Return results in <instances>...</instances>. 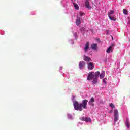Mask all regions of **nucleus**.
<instances>
[{
  "label": "nucleus",
  "mask_w": 130,
  "mask_h": 130,
  "mask_svg": "<svg viewBox=\"0 0 130 130\" xmlns=\"http://www.w3.org/2000/svg\"><path fill=\"white\" fill-rule=\"evenodd\" d=\"M72 101L73 102V106L75 110H78L79 111H82L83 108L84 109H87V105L88 103L87 100H83L82 103L79 104V102L76 101L75 98H72Z\"/></svg>",
  "instance_id": "1"
},
{
  "label": "nucleus",
  "mask_w": 130,
  "mask_h": 130,
  "mask_svg": "<svg viewBox=\"0 0 130 130\" xmlns=\"http://www.w3.org/2000/svg\"><path fill=\"white\" fill-rule=\"evenodd\" d=\"M100 75V72L97 71L95 73L90 72L88 73V75L87 77V81H92L95 78H98Z\"/></svg>",
  "instance_id": "2"
},
{
  "label": "nucleus",
  "mask_w": 130,
  "mask_h": 130,
  "mask_svg": "<svg viewBox=\"0 0 130 130\" xmlns=\"http://www.w3.org/2000/svg\"><path fill=\"white\" fill-rule=\"evenodd\" d=\"M114 125L116 124V122L119 120V115H118V110L117 109H115L114 110Z\"/></svg>",
  "instance_id": "3"
},
{
  "label": "nucleus",
  "mask_w": 130,
  "mask_h": 130,
  "mask_svg": "<svg viewBox=\"0 0 130 130\" xmlns=\"http://www.w3.org/2000/svg\"><path fill=\"white\" fill-rule=\"evenodd\" d=\"M125 125L126 127V129L130 130V120L129 118L126 117L125 120Z\"/></svg>",
  "instance_id": "4"
},
{
  "label": "nucleus",
  "mask_w": 130,
  "mask_h": 130,
  "mask_svg": "<svg viewBox=\"0 0 130 130\" xmlns=\"http://www.w3.org/2000/svg\"><path fill=\"white\" fill-rule=\"evenodd\" d=\"M86 67V62L84 61H80L79 63V68L80 70H84Z\"/></svg>",
  "instance_id": "5"
},
{
  "label": "nucleus",
  "mask_w": 130,
  "mask_h": 130,
  "mask_svg": "<svg viewBox=\"0 0 130 130\" xmlns=\"http://www.w3.org/2000/svg\"><path fill=\"white\" fill-rule=\"evenodd\" d=\"M81 120H82V121H86V122H92V119H91V118L90 117H82L80 118Z\"/></svg>",
  "instance_id": "6"
},
{
  "label": "nucleus",
  "mask_w": 130,
  "mask_h": 130,
  "mask_svg": "<svg viewBox=\"0 0 130 130\" xmlns=\"http://www.w3.org/2000/svg\"><path fill=\"white\" fill-rule=\"evenodd\" d=\"M94 102H95V99L91 97L90 100L88 102V104L90 106H94Z\"/></svg>",
  "instance_id": "7"
},
{
  "label": "nucleus",
  "mask_w": 130,
  "mask_h": 130,
  "mask_svg": "<svg viewBox=\"0 0 130 130\" xmlns=\"http://www.w3.org/2000/svg\"><path fill=\"white\" fill-rule=\"evenodd\" d=\"M67 116L68 119H69V120H74V116H73V115L71 114L67 113Z\"/></svg>",
  "instance_id": "8"
},
{
  "label": "nucleus",
  "mask_w": 130,
  "mask_h": 130,
  "mask_svg": "<svg viewBox=\"0 0 130 130\" xmlns=\"http://www.w3.org/2000/svg\"><path fill=\"white\" fill-rule=\"evenodd\" d=\"M85 6L87 8V9H88L89 10H91V9H92V7L90 6V3H89V1L88 0L86 1Z\"/></svg>",
  "instance_id": "9"
},
{
  "label": "nucleus",
  "mask_w": 130,
  "mask_h": 130,
  "mask_svg": "<svg viewBox=\"0 0 130 130\" xmlns=\"http://www.w3.org/2000/svg\"><path fill=\"white\" fill-rule=\"evenodd\" d=\"M89 42H87L85 44V47L84 48V52H88V50H89Z\"/></svg>",
  "instance_id": "10"
},
{
  "label": "nucleus",
  "mask_w": 130,
  "mask_h": 130,
  "mask_svg": "<svg viewBox=\"0 0 130 130\" xmlns=\"http://www.w3.org/2000/svg\"><path fill=\"white\" fill-rule=\"evenodd\" d=\"M83 59L85 61H87V62L92 61V60H91V58H90L86 55L84 56Z\"/></svg>",
  "instance_id": "11"
},
{
  "label": "nucleus",
  "mask_w": 130,
  "mask_h": 130,
  "mask_svg": "<svg viewBox=\"0 0 130 130\" xmlns=\"http://www.w3.org/2000/svg\"><path fill=\"white\" fill-rule=\"evenodd\" d=\"M98 47V45L97 44H92L91 45V48L93 50H97V48Z\"/></svg>",
  "instance_id": "12"
},
{
  "label": "nucleus",
  "mask_w": 130,
  "mask_h": 130,
  "mask_svg": "<svg viewBox=\"0 0 130 130\" xmlns=\"http://www.w3.org/2000/svg\"><path fill=\"white\" fill-rule=\"evenodd\" d=\"M88 70H93L94 69V64H92V63H89L88 64Z\"/></svg>",
  "instance_id": "13"
},
{
  "label": "nucleus",
  "mask_w": 130,
  "mask_h": 130,
  "mask_svg": "<svg viewBox=\"0 0 130 130\" xmlns=\"http://www.w3.org/2000/svg\"><path fill=\"white\" fill-rule=\"evenodd\" d=\"M100 75V79H103L104 77H105V71H102Z\"/></svg>",
  "instance_id": "14"
},
{
  "label": "nucleus",
  "mask_w": 130,
  "mask_h": 130,
  "mask_svg": "<svg viewBox=\"0 0 130 130\" xmlns=\"http://www.w3.org/2000/svg\"><path fill=\"white\" fill-rule=\"evenodd\" d=\"M76 24L77 25V26H79L80 25V24H81V19H80V18L78 17L76 19Z\"/></svg>",
  "instance_id": "15"
},
{
  "label": "nucleus",
  "mask_w": 130,
  "mask_h": 130,
  "mask_svg": "<svg viewBox=\"0 0 130 130\" xmlns=\"http://www.w3.org/2000/svg\"><path fill=\"white\" fill-rule=\"evenodd\" d=\"M107 53H110L112 52V47H109L106 50Z\"/></svg>",
  "instance_id": "16"
},
{
  "label": "nucleus",
  "mask_w": 130,
  "mask_h": 130,
  "mask_svg": "<svg viewBox=\"0 0 130 130\" xmlns=\"http://www.w3.org/2000/svg\"><path fill=\"white\" fill-rule=\"evenodd\" d=\"M114 14V11L113 10H110L109 12L108 13V16H112Z\"/></svg>",
  "instance_id": "17"
},
{
  "label": "nucleus",
  "mask_w": 130,
  "mask_h": 130,
  "mask_svg": "<svg viewBox=\"0 0 130 130\" xmlns=\"http://www.w3.org/2000/svg\"><path fill=\"white\" fill-rule=\"evenodd\" d=\"M93 81H92V83L95 84H96L98 81V77L94 78V79H93Z\"/></svg>",
  "instance_id": "18"
},
{
  "label": "nucleus",
  "mask_w": 130,
  "mask_h": 130,
  "mask_svg": "<svg viewBox=\"0 0 130 130\" xmlns=\"http://www.w3.org/2000/svg\"><path fill=\"white\" fill-rule=\"evenodd\" d=\"M74 7L75 10H79V5H78L77 4L74 3Z\"/></svg>",
  "instance_id": "19"
},
{
  "label": "nucleus",
  "mask_w": 130,
  "mask_h": 130,
  "mask_svg": "<svg viewBox=\"0 0 130 130\" xmlns=\"http://www.w3.org/2000/svg\"><path fill=\"white\" fill-rule=\"evenodd\" d=\"M123 13L124 15H128V11L126 9H123Z\"/></svg>",
  "instance_id": "20"
},
{
  "label": "nucleus",
  "mask_w": 130,
  "mask_h": 130,
  "mask_svg": "<svg viewBox=\"0 0 130 130\" xmlns=\"http://www.w3.org/2000/svg\"><path fill=\"white\" fill-rule=\"evenodd\" d=\"M108 17L110 20H111L112 21H116V19L113 18V17H112V15L108 16Z\"/></svg>",
  "instance_id": "21"
},
{
  "label": "nucleus",
  "mask_w": 130,
  "mask_h": 130,
  "mask_svg": "<svg viewBox=\"0 0 130 130\" xmlns=\"http://www.w3.org/2000/svg\"><path fill=\"white\" fill-rule=\"evenodd\" d=\"M68 41H69V43H70V44H72V45H74V40L69 39Z\"/></svg>",
  "instance_id": "22"
},
{
  "label": "nucleus",
  "mask_w": 130,
  "mask_h": 130,
  "mask_svg": "<svg viewBox=\"0 0 130 130\" xmlns=\"http://www.w3.org/2000/svg\"><path fill=\"white\" fill-rule=\"evenodd\" d=\"M106 81H107V79L104 78L103 79V83H104V85H106Z\"/></svg>",
  "instance_id": "23"
},
{
  "label": "nucleus",
  "mask_w": 130,
  "mask_h": 130,
  "mask_svg": "<svg viewBox=\"0 0 130 130\" xmlns=\"http://www.w3.org/2000/svg\"><path fill=\"white\" fill-rule=\"evenodd\" d=\"M62 67L60 66L59 69V71L60 72V73H61V74H62Z\"/></svg>",
  "instance_id": "24"
},
{
  "label": "nucleus",
  "mask_w": 130,
  "mask_h": 130,
  "mask_svg": "<svg viewBox=\"0 0 130 130\" xmlns=\"http://www.w3.org/2000/svg\"><path fill=\"white\" fill-rule=\"evenodd\" d=\"M110 107H111V108H114V105L112 103L110 104Z\"/></svg>",
  "instance_id": "25"
},
{
  "label": "nucleus",
  "mask_w": 130,
  "mask_h": 130,
  "mask_svg": "<svg viewBox=\"0 0 130 130\" xmlns=\"http://www.w3.org/2000/svg\"><path fill=\"white\" fill-rule=\"evenodd\" d=\"M30 15H31V16H34V15H36L35 11H32V12L30 13Z\"/></svg>",
  "instance_id": "26"
},
{
  "label": "nucleus",
  "mask_w": 130,
  "mask_h": 130,
  "mask_svg": "<svg viewBox=\"0 0 130 130\" xmlns=\"http://www.w3.org/2000/svg\"><path fill=\"white\" fill-rule=\"evenodd\" d=\"M80 17H83V16H84V12H80Z\"/></svg>",
  "instance_id": "27"
},
{
  "label": "nucleus",
  "mask_w": 130,
  "mask_h": 130,
  "mask_svg": "<svg viewBox=\"0 0 130 130\" xmlns=\"http://www.w3.org/2000/svg\"><path fill=\"white\" fill-rule=\"evenodd\" d=\"M74 35V37H75V39H77L78 35H77V33L75 32Z\"/></svg>",
  "instance_id": "28"
},
{
  "label": "nucleus",
  "mask_w": 130,
  "mask_h": 130,
  "mask_svg": "<svg viewBox=\"0 0 130 130\" xmlns=\"http://www.w3.org/2000/svg\"><path fill=\"white\" fill-rule=\"evenodd\" d=\"M0 34H1V35H4L5 34V32L1 30Z\"/></svg>",
  "instance_id": "29"
},
{
  "label": "nucleus",
  "mask_w": 130,
  "mask_h": 130,
  "mask_svg": "<svg viewBox=\"0 0 130 130\" xmlns=\"http://www.w3.org/2000/svg\"><path fill=\"white\" fill-rule=\"evenodd\" d=\"M78 123H79V124H83V123H81L80 122Z\"/></svg>",
  "instance_id": "30"
},
{
  "label": "nucleus",
  "mask_w": 130,
  "mask_h": 130,
  "mask_svg": "<svg viewBox=\"0 0 130 130\" xmlns=\"http://www.w3.org/2000/svg\"><path fill=\"white\" fill-rule=\"evenodd\" d=\"M61 5H62V1L61 2Z\"/></svg>",
  "instance_id": "31"
},
{
  "label": "nucleus",
  "mask_w": 130,
  "mask_h": 130,
  "mask_svg": "<svg viewBox=\"0 0 130 130\" xmlns=\"http://www.w3.org/2000/svg\"><path fill=\"white\" fill-rule=\"evenodd\" d=\"M112 39L113 40V37H112Z\"/></svg>",
  "instance_id": "32"
}]
</instances>
